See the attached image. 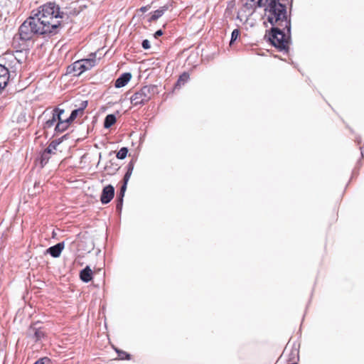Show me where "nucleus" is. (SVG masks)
<instances>
[{
	"label": "nucleus",
	"mask_w": 364,
	"mask_h": 364,
	"mask_svg": "<svg viewBox=\"0 0 364 364\" xmlns=\"http://www.w3.org/2000/svg\"><path fill=\"white\" fill-rule=\"evenodd\" d=\"M240 36V31L239 29H234L231 34V40L230 44L232 45Z\"/></svg>",
	"instance_id": "412c9836"
},
{
	"label": "nucleus",
	"mask_w": 364,
	"mask_h": 364,
	"mask_svg": "<svg viewBox=\"0 0 364 364\" xmlns=\"http://www.w3.org/2000/svg\"><path fill=\"white\" fill-rule=\"evenodd\" d=\"M47 14L51 16L52 19L53 18L57 19L55 22L47 21V28H48L50 26L51 28L47 29V33L55 34L61 26V21L58 18L61 19L63 18L60 15V9L58 6H55L54 4L48 3L47 4Z\"/></svg>",
	"instance_id": "423d86ee"
},
{
	"label": "nucleus",
	"mask_w": 364,
	"mask_h": 364,
	"mask_svg": "<svg viewBox=\"0 0 364 364\" xmlns=\"http://www.w3.org/2000/svg\"><path fill=\"white\" fill-rule=\"evenodd\" d=\"M150 9V6H142L140 8V11L141 12H146V11H148L149 9Z\"/></svg>",
	"instance_id": "cd10ccee"
},
{
	"label": "nucleus",
	"mask_w": 364,
	"mask_h": 364,
	"mask_svg": "<svg viewBox=\"0 0 364 364\" xmlns=\"http://www.w3.org/2000/svg\"><path fill=\"white\" fill-rule=\"evenodd\" d=\"M142 47H143V48H144V49H149V48H150V43H149V41L148 40H146H146H144V41H142Z\"/></svg>",
	"instance_id": "b1692460"
},
{
	"label": "nucleus",
	"mask_w": 364,
	"mask_h": 364,
	"mask_svg": "<svg viewBox=\"0 0 364 364\" xmlns=\"http://www.w3.org/2000/svg\"><path fill=\"white\" fill-rule=\"evenodd\" d=\"M132 74L130 73H124L118 77L114 82V86L117 88L124 87L132 79Z\"/></svg>",
	"instance_id": "ddd939ff"
},
{
	"label": "nucleus",
	"mask_w": 364,
	"mask_h": 364,
	"mask_svg": "<svg viewBox=\"0 0 364 364\" xmlns=\"http://www.w3.org/2000/svg\"><path fill=\"white\" fill-rule=\"evenodd\" d=\"M190 75L188 73L184 72L183 73L178 79L176 86V87H181L187 81L189 80Z\"/></svg>",
	"instance_id": "f3484780"
},
{
	"label": "nucleus",
	"mask_w": 364,
	"mask_h": 364,
	"mask_svg": "<svg viewBox=\"0 0 364 364\" xmlns=\"http://www.w3.org/2000/svg\"><path fill=\"white\" fill-rule=\"evenodd\" d=\"M114 196V188L112 185L106 186L102 192L100 200L102 204L109 203Z\"/></svg>",
	"instance_id": "9b49d317"
},
{
	"label": "nucleus",
	"mask_w": 364,
	"mask_h": 364,
	"mask_svg": "<svg viewBox=\"0 0 364 364\" xmlns=\"http://www.w3.org/2000/svg\"><path fill=\"white\" fill-rule=\"evenodd\" d=\"M92 271L88 266L83 269L80 273V279L85 282H90L92 279Z\"/></svg>",
	"instance_id": "dca6fc26"
},
{
	"label": "nucleus",
	"mask_w": 364,
	"mask_h": 364,
	"mask_svg": "<svg viewBox=\"0 0 364 364\" xmlns=\"http://www.w3.org/2000/svg\"><path fill=\"white\" fill-rule=\"evenodd\" d=\"M120 360H130L131 355L125 351L116 350Z\"/></svg>",
	"instance_id": "aec40b11"
},
{
	"label": "nucleus",
	"mask_w": 364,
	"mask_h": 364,
	"mask_svg": "<svg viewBox=\"0 0 364 364\" xmlns=\"http://www.w3.org/2000/svg\"><path fill=\"white\" fill-rule=\"evenodd\" d=\"M38 186H39V183H36L34 185V188H36L37 186L38 187Z\"/></svg>",
	"instance_id": "7c9ffc66"
},
{
	"label": "nucleus",
	"mask_w": 364,
	"mask_h": 364,
	"mask_svg": "<svg viewBox=\"0 0 364 364\" xmlns=\"http://www.w3.org/2000/svg\"><path fill=\"white\" fill-rule=\"evenodd\" d=\"M49 363H50V360L47 358V364H48Z\"/></svg>",
	"instance_id": "2f4dec72"
},
{
	"label": "nucleus",
	"mask_w": 364,
	"mask_h": 364,
	"mask_svg": "<svg viewBox=\"0 0 364 364\" xmlns=\"http://www.w3.org/2000/svg\"><path fill=\"white\" fill-rule=\"evenodd\" d=\"M134 167V161L131 160L127 165V172L124 176V178H123V185L122 186L121 189H120V192H119V196L124 197V193L127 189V183L132 174Z\"/></svg>",
	"instance_id": "1a4fd4ad"
},
{
	"label": "nucleus",
	"mask_w": 364,
	"mask_h": 364,
	"mask_svg": "<svg viewBox=\"0 0 364 364\" xmlns=\"http://www.w3.org/2000/svg\"><path fill=\"white\" fill-rule=\"evenodd\" d=\"M68 117H65L64 114H63V118H67Z\"/></svg>",
	"instance_id": "72a5a7b5"
},
{
	"label": "nucleus",
	"mask_w": 364,
	"mask_h": 364,
	"mask_svg": "<svg viewBox=\"0 0 364 364\" xmlns=\"http://www.w3.org/2000/svg\"><path fill=\"white\" fill-rule=\"evenodd\" d=\"M128 153V149L127 147H122L117 153V158L119 159H124L127 157Z\"/></svg>",
	"instance_id": "6ab92c4d"
},
{
	"label": "nucleus",
	"mask_w": 364,
	"mask_h": 364,
	"mask_svg": "<svg viewBox=\"0 0 364 364\" xmlns=\"http://www.w3.org/2000/svg\"><path fill=\"white\" fill-rule=\"evenodd\" d=\"M88 102L87 100L82 101L79 107L72 111L70 115L61 121L59 124H56L55 129L58 132H63L66 131L75 119L77 117H81L84 114V110L87 107Z\"/></svg>",
	"instance_id": "39448f33"
},
{
	"label": "nucleus",
	"mask_w": 364,
	"mask_h": 364,
	"mask_svg": "<svg viewBox=\"0 0 364 364\" xmlns=\"http://www.w3.org/2000/svg\"><path fill=\"white\" fill-rule=\"evenodd\" d=\"M156 85H146L136 92L131 97V103L134 106L142 105L148 102L156 94Z\"/></svg>",
	"instance_id": "20e7f679"
},
{
	"label": "nucleus",
	"mask_w": 364,
	"mask_h": 364,
	"mask_svg": "<svg viewBox=\"0 0 364 364\" xmlns=\"http://www.w3.org/2000/svg\"><path fill=\"white\" fill-rule=\"evenodd\" d=\"M289 22L288 26L273 25L274 27L272 28L269 40L272 45L280 50H286L289 46V33H290V21L287 17Z\"/></svg>",
	"instance_id": "7ed1b4c3"
},
{
	"label": "nucleus",
	"mask_w": 364,
	"mask_h": 364,
	"mask_svg": "<svg viewBox=\"0 0 364 364\" xmlns=\"http://www.w3.org/2000/svg\"><path fill=\"white\" fill-rule=\"evenodd\" d=\"M169 9V6L168 5L163 6L160 7L159 9L154 11L149 19V22L155 21L158 18H159L165 11H166Z\"/></svg>",
	"instance_id": "2eb2a0df"
},
{
	"label": "nucleus",
	"mask_w": 364,
	"mask_h": 364,
	"mask_svg": "<svg viewBox=\"0 0 364 364\" xmlns=\"http://www.w3.org/2000/svg\"><path fill=\"white\" fill-rule=\"evenodd\" d=\"M42 127H43V130L41 131L42 132V134H44L46 133V131L44 130L45 124H44L43 122H42Z\"/></svg>",
	"instance_id": "c756f323"
},
{
	"label": "nucleus",
	"mask_w": 364,
	"mask_h": 364,
	"mask_svg": "<svg viewBox=\"0 0 364 364\" xmlns=\"http://www.w3.org/2000/svg\"><path fill=\"white\" fill-rule=\"evenodd\" d=\"M65 114V110L58 107L55 108L52 112V118L47 120V127L53 126L56 122L59 124L61 121L65 119L63 118V114Z\"/></svg>",
	"instance_id": "9d476101"
},
{
	"label": "nucleus",
	"mask_w": 364,
	"mask_h": 364,
	"mask_svg": "<svg viewBox=\"0 0 364 364\" xmlns=\"http://www.w3.org/2000/svg\"><path fill=\"white\" fill-rule=\"evenodd\" d=\"M117 169L118 168H111V167L109 166H106L105 167V171H107V173L110 175L114 174V173L116 172V171H117Z\"/></svg>",
	"instance_id": "5701e85b"
},
{
	"label": "nucleus",
	"mask_w": 364,
	"mask_h": 364,
	"mask_svg": "<svg viewBox=\"0 0 364 364\" xmlns=\"http://www.w3.org/2000/svg\"><path fill=\"white\" fill-rule=\"evenodd\" d=\"M123 198L124 197H122V196H118V198H117V205H116V208L117 210H122V204H123Z\"/></svg>",
	"instance_id": "4be33fe9"
},
{
	"label": "nucleus",
	"mask_w": 364,
	"mask_h": 364,
	"mask_svg": "<svg viewBox=\"0 0 364 364\" xmlns=\"http://www.w3.org/2000/svg\"><path fill=\"white\" fill-rule=\"evenodd\" d=\"M28 333L35 341H38L44 338L46 328L43 323L36 322L30 327Z\"/></svg>",
	"instance_id": "6e6552de"
},
{
	"label": "nucleus",
	"mask_w": 364,
	"mask_h": 364,
	"mask_svg": "<svg viewBox=\"0 0 364 364\" xmlns=\"http://www.w3.org/2000/svg\"><path fill=\"white\" fill-rule=\"evenodd\" d=\"M64 247V242H59L57 245L47 249V253H49L53 257H58Z\"/></svg>",
	"instance_id": "4468645a"
},
{
	"label": "nucleus",
	"mask_w": 364,
	"mask_h": 364,
	"mask_svg": "<svg viewBox=\"0 0 364 364\" xmlns=\"http://www.w3.org/2000/svg\"><path fill=\"white\" fill-rule=\"evenodd\" d=\"M45 33L46 5H42L32 11L31 16L19 26L18 33L13 38L12 45L16 49L14 57L19 64L25 61L27 54L26 50L21 48L22 46L24 47L26 41Z\"/></svg>",
	"instance_id": "f257e3e1"
},
{
	"label": "nucleus",
	"mask_w": 364,
	"mask_h": 364,
	"mask_svg": "<svg viewBox=\"0 0 364 364\" xmlns=\"http://www.w3.org/2000/svg\"><path fill=\"white\" fill-rule=\"evenodd\" d=\"M163 35V31L161 30H159L157 31L155 33H154V37L156 38H159V36H161Z\"/></svg>",
	"instance_id": "bb28decb"
},
{
	"label": "nucleus",
	"mask_w": 364,
	"mask_h": 364,
	"mask_svg": "<svg viewBox=\"0 0 364 364\" xmlns=\"http://www.w3.org/2000/svg\"><path fill=\"white\" fill-rule=\"evenodd\" d=\"M42 134H40L37 138H36V143L38 144H41L42 143V141L41 140V137Z\"/></svg>",
	"instance_id": "c85d7f7f"
},
{
	"label": "nucleus",
	"mask_w": 364,
	"mask_h": 364,
	"mask_svg": "<svg viewBox=\"0 0 364 364\" xmlns=\"http://www.w3.org/2000/svg\"><path fill=\"white\" fill-rule=\"evenodd\" d=\"M116 122V117L114 114H108L105 119L104 127L109 128Z\"/></svg>",
	"instance_id": "a211bd4d"
},
{
	"label": "nucleus",
	"mask_w": 364,
	"mask_h": 364,
	"mask_svg": "<svg viewBox=\"0 0 364 364\" xmlns=\"http://www.w3.org/2000/svg\"><path fill=\"white\" fill-rule=\"evenodd\" d=\"M91 58L75 61L73 65V70L75 75H80L86 70H90L96 65V55L91 54Z\"/></svg>",
	"instance_id": "0eeeda50"
},
{
	"label": "nucleus",
	"mask_w": 364,
	"mask_h": 364,
	"mask_svg": "<svg viewBox=\"0 0 364 364\" xmlns=\"http://www.w3.org/2000/svg\"><path fill=\"white\" fill-rule=\"evenodd\" d=\"M247 6L255 9L258 7H264L267 13L268 21L272 25L288 26L287 21L286 6L279 2V0H247Z\"/></svg>",
	"instance_id": "f03ea898"
},
{
	"label": "nucleus",
	"mask_w": 364,
	"mask_h": 364,
	"mask_svg": "<svg viewBox=\"0 0 364 364\" xmlns=\"http://www.w3.org/2000/svg\"><path fill=\"white\" fill-rule=\"evenodd\" d=\"M9 80L8 69L0 64V92L4 89Z\"/></svg>",
	"instance_id": "f8f14e48"
},
{
	"label": "nucleus",
	"mask_w": 364,
	"mask_h": 364,
	"mask_svg": "<svg viewBox=\"0 0 364 364\" xmlns=\"http://www.w3.org/2000/svg\"><path fill=\"white\" fill-rule=\"evenodd\" d=\"M50 152V149L49 148H47V153Z\"/></svg>",
	"instance_id": "473e14b6"
},
{
	"label": "nucleus",
	"mask_w": 364,
	"mask_h": 364,
	"mask_svg": "<svg viewBox=\"0 0 364 364\" xmlns=\"http://www.w3.org/2000/svg\"><path fill=\"white\" fill-rule=\"evenodd\" d=\"M33 364H46V358H41Z\"/></svg>",
	"instance_id": "a878e982"
},
{
	"label": "nucleus",
	"mask_w": 364,
	"mask_h": 364,
	"mask_svg": "<svg viewBox=\"0 0 364 364\" xmlns=\"http://www.w3.org/2000/svg\"><path fill=\"white\" fill-rule=\"evenodd\" d=\"M41 153L42 154V155H41V167L43 168V154L46 153V149L42 148V149H41Z\"/></svg>",
	"instance_id": "393cba45"
}]
</instances>
